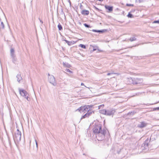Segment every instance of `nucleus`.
I'll use <instances>...</instances> for the list:
<instances>
[{"label":"nucleus","mask_w":159,"mask_h":159,"mask_svg":"<svg viewBox=\"0 0 159 159\" xmlns=\"http://www.w3.org/2000/svg\"><path fill=\"white\" fill-rule=\"evenodd\" d=\"M93 130L97 139L98 141H101L104 138L107 130L105 129H102V125L99 124L95 125Z\"/></svg>","instance_id":"obj_1"},{"label":"nucleus","mask_w":159,"mask_h":159,"mask_svg":"<svg viewBox=\"0 0 159 159\" xmlns=\"http://www.w3.org/2000/svg\"><path fill=\"white\" fill-rule=\"evenodd\" d=\"M130 84H137L142 83L143 82V80L142 79L132 78L128 79Z\"/></svg>","instance_id":"obj_2"},{"label":"nucleus","mask_w":159,"mask_h":159,"mask_svg":"<svg viewBox=\"0 0 159 159\" xmlns=\"http://www.w3.org/2000/svg\"><path fill=\"white\" fill-rule=\"evenodd\" d=\"M92 105H85L84 106H81L79 108L77 109L76 111H79L80 112H82L85 113L87 111H89L90 110V108L92 107Z\"/></svg>","instance_id":"obj_3"},{"label":"nucleus","mask_w":159,"mask_h":159,"mask_svg":"<svg viewBox=\"0 0 159 159\" xmlns=\"http://www.w3.org/2000/svg\"><path fill=\"white\" fill-rule=\"evenodd\" d=\"M21 137V133L18 129H17L14 135L13 138L15 141L19 142L20 141Z\"/></svg>","instance_id":"obj_4"},{"label":"nucleus","mask_w":159,"mask_h":159,"mask_svg":"<svg viewBox=\"0 0 159 159\" xmlns=\"http://www.w3.org/2000/svg\"><path fill=\"white\" fill-rule=\"evenodd\" d=\"M18 90L19 93L21 96L24 97L25 98H26L28 101H29L28 98L29 94L24 89H22L19 88Z\"/></svg>","instance_id":"obj_5"},{"label":"nucleus","mask_w":159,"mask_h":159,"mask_svg":"<svg viewBox=\"0 0 159 159\" xmlns=\"http://www.w3.org/2000/svg\"><path fill=\"white\" fill-rule=\"evenodd\" d=\"M48 81L49 82L52 84L53 85L56 86V83L54 76L52 75H50L49 74H48Z\"/></svg>","instance_id":"obj_6"},{"label":"nucleus","mask_w":159,"mask_h":159,"mask_svg":"<svg viewBox=\"0 0 159 159\" xmlns=\"http://www.w3.org/2000/svg\"><path fill=\"white\" fill-rule=\"evenodd\" d=\"M10 53L11 57L13 61L14 62L16 60V55L15 54V51L13 48H11Z\"/></svg>","instance_id":"obj_7"},{"label":"nucleus","mask_w":159,"mask_h":159,"mask_svg":"<svg viewBox=\"0 0 159 159\" xmlns=\"http://www.w3.org/2000/svg\"><path fill=\"white\" fill-rule=\"evenodd\" d=\"M115 111L113 109L106 110L105 115L107 116H111L113 115Z\"/></svg>","instance_id":"obj_8"},{"label":"nucleus","mask_w":159,"mask_h":159,"mask_svg":"<svg viewBox=\"0 0 159 159\" xmlns=\"http://www.w3.org/2000/svg\"><path fill=\"white\" fill-rule=\"evenodd\" d=\"M148 139H147L142 145V147H143L144 149H146L148 147Z\"/></svg>","instance_id":"obj_9"},{"label":"nucleus","mask_w":159,"mask_h":159,"mask_svg":"<svg viewBox=\"0 0 159 159\" xmlns=\"http://www.w3.org/2000/svg\"><path fill=\"white\" fill-rule=\"evenodd\" d=\"M147 125V124L145 123L144 122H141L140 124L138 125V127L140 128H143L145 127Z\"/></svg>","instance_id":"obj_10"},{"label":"nucleus","mask_w":159,"mask_h":159,"mask_svg":"<svg viewBox=\"0 0 159 159\" xmlns=\"http://www.w3.org/2000/svg\"><path fill=\"white\" fill-rule=\"evenodd\" d=\"M81 13L82 15H87L89 14V11L88 10H84L81 11Z\"/></svg>","instance_id":"obj_11"},{"label":"nucleus","mask_w":159,"mask_h":159,"mask_svg":"<svg viewBox=\"0 0 159 159\" xmlns=\"http://www.w3.org/2000/svg\"><path fill=\"white\" fill-rule=\"evenodd\" d=\"M105 7L108 10L110 11H112L113 10L112 7L110 6L107 5H105Z\"/></svg>","instance_id":"obj_12"},{"label":"nucleus","mask_w":159,"mask_h":159,"mask_svg":"<svg viewBox=\"0 0 159 159\" xmlns=\"http://www.w3.org/2000/svg\"><path fill=\"white\" fill-rule=\"evenodd\" d=\"M16 78L17 79V80L19 82H20V81L22 80V78L20 74H18L16 76Z\"/></svg>","instance_id":"obj_13"},{"label":"nucleus","mask_w":159,"mask_h":159,"mask_svg":"<svg viewBox=\"0 0 159 159\" xmlns=\"http://www.w3.org/2000/svg\"><path fill=\"white\" fill-rule=\"evenodd\" d=\"M63 65L65 67H66L67 68H70V67H71V65L70 64L66 62H63Z\"/></svg>","instance_id":"obj_14"},{"label":"nucleus","mask_w":159,"mask_h":159,"mask_svg":"<svg viewBox=\"0 0 159 159\" xmlns=\"http://www.w3.org/2000/svg\"><path fill=\"white\" fill-rule=\"evenodd\" d=\"M64 41L68 44V45L70 46L72 44V43L71 42L68 41L66 40H64Z\"/></svg>","instance_id":"obj_15"},{"label":"nucleus","mask_w":159,"mask_h":159,"mask_svg":"<svg viewBox=\"0 0 159 159\" xmlns=\"http://www.w3.org/2000/svg\"><path fill=\"white\" fill-rule=\"evenodd\" d=\"M93 32H103V30H92Z\"/></svg>","instance_id":"obj_16"},{"label":"nucleus","mask_w":159,"mask_h":159,"mask_svg":"<svg viewBox=\"0 0 159 159\" xmlns=\"http://www.w3.org/2000/svg\"><path fill=\"white\" fill-rule=\"evenodd\" d=\"M57 27H58V28L59 30H62V26H61V25L60 23H59V24L58 25Z\"/></svg>","instance_id":"obj_17"},{"label":"nucleus","mask_w":159,"mask_h":159,"mask_svg":"<svg viewBox=\"0 0 159 159\" xmlns=\"http://www.w3.org/2000/svg\"><path fill=\"white\" fill-rule=\"evenodd\" d=\"M136 39L135 37H131L130 38L129 40L130 41L132 42L136 40Z\"/></svg>","instance_id":"obj_18"},{"label":"nucleus","mask_w":159,"mask_h":159,"mask_svg":"<svg viewBox=\"0 0 159 159\" xmlns=\"http://www.w3.org/2000/svg\"><path fill=\"white\" fill-rule=\"evenodd\" d=\"M88 114L86 113L85 115L83 116L81 118V119L85 118L86 117H88Z\"/></svg>","instance_id":"obj_19"},{"label":"nucleus","mask_w":159,"mask_h":159,"mask_svg":"<svg viewBox=\"0 0 159 159\" xmlns=\"http://www.w3.org/2000/svg\"><path fill=\"white\" fill-rule=\"evenodd\" d=\"M106 112V110L103 109L101 111V113L102 114L105 115Z\"/></svg>","instance_id":"obj_20"},{"label":"nucleus","mask_w":159,"mask_h":159,"mask_svg":"<svg viewBox=\"0 0 159 159\" xmlns=\"http://www.w3.org/2000/svg\"><path fill=\"white\" fill-rule=\"evenodd\" d=\"M127 16L128 17L130 18H133V15L129 13L128 15Z\"/></svg>","instance_id":"obj_21"},{"label":"nucleus","mask_w":159,"mask_h":159,"mask_svg":"<svg viewBox=\"0 0 159 159\" xmlns=\"http://www.w3.org/2000/svg\"><path fill=\"white\" fill-rule=\"evenodd\" d=\"M79 46L80 47H81V48H86V47H85V45H84V44H80L79 45Z\"/></svg>","instance_id":"obj_22"},{"label":"nucleus","mask_w":159,"mask_h":159,"mask_svg":"<svg viewBox=\"0 0 159 159\" xmlns=\"http://www.w3.org/2000/svg\"><path fill=\"white\" fill-rule=\"evenodd\" d=\"M84 25L86 27H87V28H89L90 27V26L89 25L86 24V23H84Z\"/></svg>","instance_id":"obj_23"},{"label":"nucleus","mask_w":159,"mask_h":159,"mask_svg":"<svg viewBox=\"0 0 159 159\" xmlns=\"http://www.w3.org/2000/svg\"><path fill=\"white\" fill-rule=\"evenodd\" d=\"M126 6L129 7H133L134 6V5L132 4H129L127 3L126 5Z\"/></svg>","instance_id":"obj_24"},{"label":"nucleus","mask_w":159,"mask_h":159,"mask_svg":"<svg viewBox=\"0 0 159 159\" xmlns=\"http://www.w3.org/2000/svg\"><path fill=\"white\" fill-rule=\"evenodd\" d=\"M65 70L67 72H69L70 73H72V72L69 69H66Z\"/></svg>","instance_id":"obj_25"},{"label":"nucleus","mask_w":159,"mask_h":159,"mask_svg":"<svg viewBox=\"0 0 159 159\" xmlns=\"http://www.w3.org/2000/svg\"><path fill=\"white\" fill-rule=\"evenodd\" d=\"M86 113L88 114V116H89L92 114V112H90V111H88L87 113Z\"/></svg>","instance_id":"obj_26"},{"label":"nucleus","mask_w":159,"mask_h":159,"mask_svg":"<svg viewBox=\"0 0 159 159\" xmlns=\"http://www.w3.org/2000/svg\"><path fill=\"white\" fill-rule=\"evenodd\" d=\"M104 106L103 105H101L99 106H98V109H101V108H102L103 107H104Z\"/></svg>","instance_id":"obj_27"},{"label":"nucleus","mask_w":159,"mask_h":159,"mask_svg":"<svg viewBox=\"0 0 159 159\" xmlns=\"http://www.w3.org/2000/svg\"><path fill=\"white\" fill-rule=\"evenodd\" d=\"M135 113V112H134V111H133V112H129V113H128V114H132V115H134V114Z\"/></svg>","instance_id":"obj_28"},{"label":"nucleus","mask_w":159,"mask_h":159,"mask_svg":"<svg viewBox=\"0 0 159 159\" xmlns=\"http://www.w3.org/2000/svg\"><path fill=\"white\" fill-rule=\"evenodd\" d=\"M35 143H36V150H38V146L37 142V141L36 140H35Z\"/></svg>","instance_id":"obj_29"},{"label":"nucleus","mask_w":159,"mask_h":159,"mask_svg":"<svg viewBox=\"0 0 159 159\" xmlns=\"http://www.w3.org/2000/svg\"><path fill=\"white\" fill-rule=\"evenodd\" d=\"M80 8L81 9H83V6H82L81 3H80Z\"/></svg>","instance_id":"obj_30"},{"label":"nucleus","mask_w":159,"mask_h":159,"mask_svg":"<svg viewBox=\"0 0 159 159\" xmlns=\"http://www.w3.org/2000/svg\"><path fill=\"white\" fill-rule=\"evenodd\" d=\"M116 73H108L107 74V75H109L111 74H115Z\"/></svg>","instance_id":"obj_31"},{"label":"nucleus","mask_w":159,"mask_h":159,"mask_svg":"<svg viewBox=\"0 0 159 159\" xmlns=\"http://www.w3.org/2000/svg\"><path fill=\"white\" fill-rule=\"evenodd\" d=\"M155 110H159V107H157L155 108Z\"/></svg>","instance_id":"obj_32"},{"label":"nucleus","mask_w":159,"mask_h":159,"mask_svg":"<svg viewBox=\"0 0 159 159\" xmlns=\"http://www.w3.org/2000/svg\"><path fill=\"white\" fill-rule=\"evenodd\" d=\"M39 19L40 20V22H41L42 24H43V21L41 20H40L39 18Z\"/></svg>","instance_id":"obj_33"},{"label":"nucleus","mask_w":159,"mask_h":159,"mask_svg":"<svg viewBox=\"0 0 159 159\" xmlns=\"http://www.w3.org/2000/svg\"><path fill=\"white\" fill-rule=\"evenodd\" d=\"M81 85H84V84L82 83L81 84Z\"/></svg>","instance_id":"obj_34"}]
</instances>
